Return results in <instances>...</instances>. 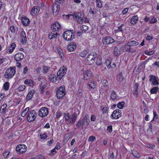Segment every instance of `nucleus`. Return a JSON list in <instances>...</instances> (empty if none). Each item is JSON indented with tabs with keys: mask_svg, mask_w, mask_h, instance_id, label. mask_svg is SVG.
Segmentation results:
<instances>
[{
	"mask_svg": "<svg viewBox=\"0 0 159 159\" xmlns=\"http://www.w3.org/2000/svg\"><path fill=\"white\" fill-rule=\"evenodd\" d=\"M27 147L25 145H19L16 148V151L18 154L24 153L26 150Z\"/></svg>",
	"mask_w": 159,
	"mask_h": 159,
	"instance_id": "nucleus-10",
	"label": "nucleus"
},
{
	"mask_svg": "<svg viewBox=\"0 0 159 159\" xmlns=\"http://www.w3.org/2000/svg\"><path fill=\"white\" fill-rule=\"evenodd\" d=\"M21 22L24 26L28 25L30 23V20L25 16H23L21 18Z\"/></svg>",
	"mask_w": 159,
	"mask_h": 159,
	"instance_id": "nucleus-18",
	"label": "nucleus"
},
{
	"mask_svg": "<svg viewBox=\"0 0 159 159\" xmlns=\"http://www.w3.org/2000/svg\"><path fill=\"white\" fill-rule=\"evenodd\" d=\"M133 156L137 158H139L140 157V154L136 150H134L132 152Z\"/></svg>",
	"mask_w": 159,
	"mask_h": 159,
	"instance_id": "nucleus-36",
	"label": "nucleus"
},
{
	"mask_svg": "<svg viewBox=\"0 0 159 159\" xmlns=\"http://www.w3.org/2000/svg\"><path fill=\"white\" fill-rule=\"evenodd\" d=\"M16 46V44L14 43H13L11 44L9 48L8 49L9 53H11L12 52L13 50L15 48Z\"/></svg>",
	"mask_w": 159,
	"mask_h": 159,
	"instance_id": "nucleus-32",
	"label": "nucleus"
},
{
	"mask_svg": "<svg viewBox=\"0 0 159 159\" xmlns=\"http://www.w3.org/2000/svg\"><path fill=\"white\" fill-rule=\"evenodd\" d=\"M124 104L125 102L123 101L120 102L117 104V107L121 109L123 108Z\"/></svg>",
	"mask_w": 159,
	"mask_h": 159,
	"instance_id": "nucleus-44",
	"label": "nucleus"
},
{
	"mask_svg": "<svg viewBox=\"0 0 159 159\" xmlns=\"http://www.w3.org/2000/svg\"><path fill=\"white\" fill-rule=\"evenodd\" d=\"M25 85H21L18 87V89L21 91H24L25 89Z\"/></svg>",
	"mask_w": 159,
	"mask_h": 159,
	"instance_id": "nucleus-48",
	"label": "nucleus"
},
{
	"mask_svg": "<svg viewBox=\"0 0 159 159\" xmlns=\"http://www.w3.org/2000/svg\"><path fill=\"white\" fill-rule=\"evenodd\" d=\"M50 69V67L46 66H44L43 67V73H47L48 71Z\"/></svg>",
	"mask_w": 159,
	"mask_h": 159,
	"instance_id": "nucleus-40",
	"label": "nucleus"
},
{
	"mask_svg": "<svg viewBox=\"0 0 159 159\" xmlns=\"http://www.w3.org/2000/svg\"><path fill=\"white\" fill-rule=\"evenodd\" d=\"M80 111L78 108L77 107H75L72 109V116L75 117L76 119L77 116L80 114Z\"/></svg>",
	"mask_w": 159,
	"mask_h": 159,
	"instance_id": "nucleus-20",
	"label": "nucleus"
},
{
	"mask_svg": "<svg viewBox=\"0 0 159 159\" xmlns=\"http://www.w3.org/2000/svg\"><path fill=\"white\" fill-rule=\"evenodd\" d=\"M138 20V17L137 16H134L131 20L130 23L134 25L136 23Z\"/></svg>",
	"mask_w": 159,
	"mask_h": 159,
	"instance_id": "nucleus-26",
	"label": "nucleus"
},
{
	"mask_svg": "<svg viewBox=\"0 0 159 159\" xmlns=\"http://www.w3.org/2000/svg\"><path fill=\"white\" fill-rule=\"evenodd\" d=\"M16 73L14 67L8 68L5 73L4 76L6 78L9 79L12 78Z\"/></svg>",
	"mask_w": 159,
	"mask_h": 159,
	"instance_id": "nucleus-3",
	"label": "nucleus"
},
{
	"mask_svg": "<svg viewBox=\"0 0 159 159\" xmlns=\"http://www.w3.org/2000/svg\"><path fill=\"white\" fill-rule=\"evenodd\" d=\"M128 9L127 8H126L124 9L122 11V13L123 15L125 14L128 12Z\"/></svg>",
	"mask_w": 159,
	"mask_h": 159,
	"instance_id": "nucleus-60",
	"label": "nucleus"
},
{
	"mask_svg": "<svg viewBox=\"0 0 159 159\" xmlns=\"http://www.w3.org/2000/svg\"><path fill=\"white\" fill-rule=\"evenodd\" d=\"M59 36V34L53 31L52 32L49 33L48 34V37L50 39H56L57 37V36Z\"/></svg>",
	"mask_w": 159,
	"mask_h": 159,
	"instance_id": "nucleus-23",
	"label": "nucleus"
},
{
	"mask_svg": "<svg viewBox=\"0 0 159 159\" xmlns=\"http://www.w3.org/2000/svg\"><path fill=\"white\" fill-rule=\"evenodd\" d=\"M9 87V84L8 82H6L3 84L4 89L6 91H7L8 90Z\"/></svg>",
	"mask_w": 159,
	"mask_h": 159,
	"instance_id": "nucleus-37",
	"label": "nucleus"
},
{
	"mask_svg": "<svg viewBox=\"0 0 159 159\" xmlns=\"http://www.w3.org/2000/svg\"><path fill=\"white\" fill-rule=\"evenodd\" d=\"M48 113V108L46 107H42L39 111L38 115L39 116L43 117L46 116Z\"/></svg>",
	"mask_w": 159,
	"mask_h": 159,
	"instance_id": "nucleus-9",
	"label": "nucleus"
},
{
	"mask_svg": "<svg viewBox=\"0 0 159 159\" xmlns=\"http://www.w3.org/2000/svg\"><path fill=\"white\" fill-rule=\"evenodd\" d=\"M67 72V69L66 66H63L61 67L57 74V78L59 80L61 79L65 75Z\"/></svg>",
	"mask_w": 159,
	"mask_h": 159,
	"instance_id": "nucleus-7",
	"label": "nucleus"
},
{
	"mask_svg": "<svg viewBox=\"0 0 159 159\" xmlns=\"http://www.w3.org/2000/svg\"><path fill=\"white\" fill-rule=\"evenodd\" d=\"M97 3V6L99 8H101L102 7V4L101 2V1L99 2L98 1Z\"/></svg>",
	"mask_w": 159,
	"mask_h": 159,
	"instance_id": "nucleus-62",
	"label": "nucleus"
},
{
	"mask_svg": "<svg viewBox=\"0 0 159 159\" xmlns=\"http://www.w3.org/2000/svg\"><path fill=\"white\" fill-rule=\"evenodd\" d=\"M82 119L84 120V121H85V122L86 123V125L88 126L90 122V120L89 119V115L88 114H86L84 118Z\"/></svg>",
	"mask_w": 159,
	"mask_h": 159,
	"instance_id": "nucleus-29",
	"label": "nucleus"
},
{
	"mask_svg": "<svg viewBox=\"0 0 159 159\" xmlns=\"http://www.w3.org/2000/svg\"><path fill=\"white\" fill-rule=\"evenodd\" d=\"M64 115L65 121L69 126L72 125L75 121L76 119L75 117L72 116H70L69 113H65Z\"/></svg>",
	"mask_w": 159,
	"mask_h": 159,
	"instance_id": "nucleus-2",
	"label": "nucleus"
},
{
	"mask_svg": "<svg viewBox=\"0 0 159 159\" xmlns=\"http://www.w3.org/2000/svg\"><path fill=\"white\" fill-rule=\"evenodd\" d=\"M96 63L97 65L101 66L102 64L101 57L99 56L96 58Z\"/></svg>",
	"mask_w": 159,
	"mask_h": 159,
	"instance_id": "nucleus-28",
	"label": "nucleus"
},
{
	"mask_svg": "<svg viewBox=\"0 0 159 159\" xmlns=\"http://www.w3.org/2000/svg\"><path fill=\"white\" fill-rule=\"evenodd\" d=\"M76 44L72 42L67 46V48L69 51L71 52L74 51L76 49Z\"/></svg>",
	"mask_w": 159,
	"mask_h": 159,
	"instance_id": "nucleus-22",
	"label": "nucleus"
},
{
	"mask_svg": "<svg viewBox=\"0 0 159 159\" xmlns=\"http://www.w3.org/2000/svg\"><path fill=\"white\" fill-rule=\"evenodd\" d=\"M96 117L95 115H92L91 117V120L92 121H94L96 120Z\"/></svg>",
	"mask_w": 159,
	"mask_h": 159,
	"instance_id": "nucleus-61",
	"label": "nucleus"
},
{
	"mask_svg": "<svg viewBox=\"0 0 159 159\" xmlns=\"http://www.w3.org/2000/svg\"><path fill=\"white\" fill-rule=\"evenodd\" d=\"M105 63L108 69L111 67V61L110 60L107 59L105 60Z\"/></svg>",
	"mask_w": 159,
	"mask_h": 159,
	"instance_id": "nucleus-45",
	"label": "nucleus"
},
{
	"mask_svg": "<svg viewBox=\"0 0 159 159\" xmlns=\"http://www.w3.org/2000/svg\"><path fill=\"white\" fill-rule=\"evenodd\" d=\"M128 44H129L131 47L132 46L138 45L139 44V43L135 41H129L128 42Z\"/></svg>",
	"mask_w": 159,
	"mask_h": 159,
	"instance_id": "nucleus-30",
	"label": "nucleus"
},
{
	"mask_svg": "<svg viewBox=\"0 0 159 159\" xmlns=\"http://www.w3.org/2000/svg\"><path fill=\"white\" fill-rule=\"evenodd\" d=\"M40 136L41 138L42 139H45L47 137V135L45 133H44L42 135H41Z\"/></svg>",
	"mask_w": 159,
	"mask_h": 159,
	"instance_id": "nucleus-58",
	"label": "nucleus"
},
{
	"mask_svg": "<svg viewBox=\"0 0 159 159\" xmlns=\"http://www.w3.org/2000/svg\"><path fill=\"white\" fill-rule=\"evenodd\" d=\"M88 53V52L86 50H84L79 53V56L84 57Z\"/></svg>",
	"mask_w": 159,
	"mask_h": 159,
	"instance_id": "nucleus-39",
	"label": "nucleus"
},
{
	"mask_svg": "<svg viewBox=\"0 0 159 159\" xmlns=\"http://www.w3.org/2000/svg\"><path fill=\"white\" fill-rule=\"evenodd\" d=\"M39 7L37 6L33 7L31 11L30 14L32 16H34L39 12Z\"/></svg>",
	"mask_w": 159,
	"mask_h": 159,
	"instance_id": "nucleus-19",
	"label": "nucleus"
},
{
	"mask_svg": "<svg viewBox=\"0 0 159 159\" xmlns=\"http://www.w3.org/2000/svg\"><path fill=\"white\" fill-rule=\"evenodd\" d=\"M133 94L134 96L137 97L138 95V90L137 89H135L133 91Z\"/></svg>",
	"mask_w": 159,
	"mask_h": 159,
	"instance_id": "nucleus-57",
	"label": "nucleus"
},
{
	"mask_svg": "<svg viewBox=\"0 0 159 159\" xmlns=\"http://www.w3.org/2000/svg\"><path fill=\"white\" fill-rule=\"evenodd\" d=\"M101 108L102 111V113L108 114V108L107 107H103V108H102V107Z\"/></svg>",
	"mask_w": 159,
	"mask_h": 159,
	"instance_id": "nucleus-41",
	"label": "nucleus"
},
{
	"mask_svg": "<svg viewBox=\"0 0 159 159\" xmlns=\"http://www.w3.org/2000/svg\"><path fill=\"white\" fill-rule=\"evenodd\" d=\"M65 94V88L64 87L61 86L58 89L57 93V96L58 98H62Z\"/></svg>",
	"mask_w": 159,
	"mask_h": 159,
	"instance_id": "nucleus-8",
	"label": "nucleus"
},
{
	"mask_svg": "<svg viewBox=\"0 0 159 159\" xmlns=\"http://www.w3.org/2000/svg\"><path fill=\"white\" fill-rule=\"evenodd\" d=\"M107 130L109 132L111 133L112 131V126L109 125L107 127Z\"/></svg>",
	"mask_w": 159,
	"mask_h": 159,
	"instance_id": "nucleus-52",
	"label": "nucleus"
},
{
	"mask_svg": "<svg viewBox=\"0 0 159 159\" xmlns=\"http://www.w3.org/2000/svg\"><path fill=\"white\" fill-rule=\"evenodd\" d=\"M154 51L152 50L149 52H145L144 53L146 55L150 56L153 54L154 53Z\"/></svg>",
	"mask_w": 159,
	"mask_h": 159,
	"instance_id": "nucleus-51",
	"label": "nucleus"
},
{
	"mask_svg": "<svg viewBox=\"0 0 159 159\" xmlns=\"http://www.w3.org/2000/svg\"><path fill=\"white\" fill-rule=\"evenodd\" d=\"M118 78L120 81L122 82L124 80V77L123 76L121 72L119 73L118 75Z\"/></svg>",
	"mask_w": 159,
	"mask_h": 159,
	"instance_id": "nucleus-38",
	"label": "nucleus"
},
{
	"mask_svg": "<svg viewBox=\"0 0 159 159\" xmlns=\"http://www.w3.org/2000/svg\"><path fill=\"white\" fill-rule=\"evenodd\" d=\"M58 79H59L58 78H57V77H56L55 75H51L49 77V79L52 81L53 83L56 82Z\"/></svg>",
	"mask_w": 159,
	"mask_h": 159,
	"instance_id": "nucleus-27",
	"label": "nucleus"
},
{
	"mask_svg": "<svg viewBox=\"0 0 159 159\" xmlns=\"http://www.w3.org/2000/svg\"><path fill=\"white\" fill-rule=\"evenodd\" d=\"M9 152L8 151H5L3 153V156L4 158H7L8 156Z\"/></svg>",
	"mask_w": 159,
	"mask_h": 159,
	"instance_id": "nucleus-59",
	"label": "nucleus"
},
{
	"mask_svg": "<svg viewBox=\"0 0 159 159\" xmlns=\"http://www.w3.org/2000/svg\"><path fill=\"white\" fill-rule=\"evenodd\" d=\"M97 54L95 52H92L88 54L87 57V60L90 64H93L94 62V59L97 57Z\"/></svg>",
	"mask_w": 159,
	"mask_h": 159,
	"instance_id": "nucleus-6",
	"label": "nucleus"
},
{
	"mask_svg": "<svg viewBox=\"0 0 159 159\" xmlns=\"http://www.w3.org/2000/svg\"><path fill=\"white\" fill-rule=\"evenodd\" d=\"M159 90V88L157 87H153L151 90L150 92L152 94L156 93Z\"/></svg>",
	"mask_w": 159,
	"mask_h": 159,
	"instance_id": "nucleus-35",
	"label": "nucleus"
},
{
	"mask_svg": "<svg viewBox=\"0 0 159 159\" xmlns=\"http://www.w3.org/2000/svg\"><path fill=\"white\" fill-rule=\"evenodd\" d=\"M59 9V7L58 6L56 5L54 6L52 8L53 14L55 16L57 15L58 13Z\"/></svg>",
	"mask_w": 159,
	"mask_h": 159,
	"instance_id": "nucleus-24",
	"label": "nucleus"
},
{
	"mask_svg": "<svg viewBox=\"0 0 159 159\" xmlns=\"http://www.w3.org/2000/svg\"><path fill=\"white\" fill-rule=\"evenodd\" d=\"M70 16H73V18L75 19L79 24H82L84 21V18L82 17L81 12H75L73 14L70 15Z\"/></svg>",
	"mask_w": 159,
	"mask_h": 159,
	"instance_id": "nucleus-4",
	"label": "nucleus"
},
{
	"mask_svg": "<svg viewBox=\"0 0 159 159\" xmlns=\"http://www.w3.org/2000/svg\"><path fill=\"white\" fill-rule=\"evenodd\" d=\"M24 57V54L21 52H18L16 54L14 58L16 61H21Z\"/></svg>",
	"mask_w": 159,
	"mask_h": 159,
	"instance_id": "nucleus-17",
	"label": "nucleus"
},
{
	"mask_svg": "<svg viewBox=\"0 0 159 159\" xmlns=\"http://www.w3.org/2000/svg\"><path fill=\"white\" fill-rule=\"evenodd\" d=\"M156 79V77L152 75H151L150 79V81L152 83Z\"/></svg>",
	"mask_w": 159,
	"mask_h": 159,
	"instance_id": "nucleus-56",
	"label": "nucleus"
},
{
	"mask_svg": "<svg viewBox=\"0 0 159 159\" xmlns=\"http://www.w3.org/2000/svg\"><path fill=\"white\" fill-rule=\"evenodd\" d=\"M74 33L73 30L66 31L63 34V38L66 40L70 41L74 38Z\"/></svg>",
	"mask_w": 159,
	"mask_h": 159,
	"instance_id": "nucleus-1",
	"label": "nucleus"
},
{
	"mask_svg": "<svg viewBox=\"0 0 159 159\" xmlns=\"http://www.w3.org/2000/svg\"><path fill=\"white\" fill-rule=\"evenodd\" d=\"M37 116V114L34 110L29 111L28 114L27 120L28 121L30 122L34 120Z\"/></svg>",
	"mask_w": 159,
	"mask_h": 159,
	"instance_id": "nucleus-5",
	"label": "nucleus"
},
{
	"mask_svg": "<svg viewBox=\"0 0 159 159\" xmlns=\"http://www.w3.org/2000/svg\"><path fill=\"white\" fill-rule=\"evenodd\" d=\"M51 28L53 31L56 32L60 29L61 25L59 22L57 21L51 25Z\"/></svg>",
	"mask_w": 159,
	"mask_h": 159,
	"instance_id": "nucleus-15",
	"label": "nucleus"
},
{
	"mask_svg": "<svg viewBox=\"0 0 159 159\" xmlns=\"http://www.w3.org/2000/svg\"><path fill=\"white\" fill-rule=\"evenodd\" d=\"M116 93L114 91H113L111 94V98L112 100H114L116 98Z\"/></svg>",
	"mask_w": 159,
	"mask_h": 159,
	"instance_id": "nucleus-47",
	"label": "nucleus"
},
{
	"mask_svg": "<svg viewBox=\"0 0 159 159\" xmlns=\"http://www.w3.org/2000/svg\"><path fill=\"white\" fill-rule=\"evenodd\" d=\"M107 114L102 113L101 116V119L102 120H104L107 117Z\"/></svg>",
	"mask_w": 159,
	"mask_h": 159,
	"instance_id": "nucleus-49",
	"label": "nucleus"
},
{
	"mask_svg": "<svg viewBox=\"0 0 159 159\" xmlns=\"http://www.w3.org/2000/svg\"><path fill=\"white\" fill-rule=\"evenodd\" d=\"M118 49L116 47H115L114 48L113 53L115 56H117L119 53Z\"/></svg>",
	"mask_w": 159,
	"mask_h": 159,
	"instance_id": "nucleus-46",
	"label": "nucleus"
},
{
	"mask_svg": "<svg viewBox=\"0 0 159 159\" xmlns=\"http://www.w3.org/2000/svg\"><path fill=\"white\" fill-rule=\"evenodd\" d=\"M61 116V112H57L56 113V117L59 119Z\"/></svg>",
	"mask_w": 159,
	"mask_h": 159,
	"instance_id": "nucleus-64",
	"label": "nucleus"
},
{
	"mask_svg": "<svg viewBox=\"0 0 159 159\" xmlns=\"http://www.w3.org/2000/svg\"><path fill=\"white\" fill-rule=\"evenodd\" d=\"M102 84L104 87H107L108 84V81L106 80H103L102 82Z\"/></svg>",
	"mask_w": 159,
	"mask_h": 159,
	"instance_id": "nucleus-53",
	"label": "nucleus"
},
{
	"mask_svg": "<svg viewBox=\"0 0 159 159\" xmlns=\"http://www.w3.org/2000/svg\"><path fill=\"white\" fill-rule=\"evenodd\" d=\"M47 85L44 83H42L40 85V88L39 90L40 93H43V90L46 87Z\"/></svg>",
	"mask_w": 159,
	"mask_h": 159,
	"instance_id": "nucleus-33",
	"label": "nucleus"
},
{
	"mask_svg": "<svg viewBox=\"0 0 159 159\" xmlns=\"http://www.w3.org/2000/svg\"><path fill=\"white\" fill-rule=\"evenodd\" d=\"M57 52L58 53L60 57H61V58H62V56L63 55V54L62 50L60 48H57Z\"/></svg>",
	"mask_w": 159,
	"mask_h": 159,
	"instance_id": "nucleus-43",
	"label": "nucleus"
},
{
	"mask_svg": "<svg viewBox=\"0 0 159 159\" xmlns=\"http://www.w3.org/2000/svg\"><path fill=\"white\" fill-rule=\"evenodd\" d=\"M157 20L155 18H152L149 21V23L151 24L154 23L156 22Z\"/></svg>",
	"mask_w": 159,
	"mask_h": 159,
	"instance_id": "nucleus-55",
	"label": "nucleus"
},
{
	"mask_svg": "<svg viewBox=\"0 0 159 159\" xmlns=\"http://www.w3.org/2000/svg\"><path fill=\"white\" fill-rule=\"evenodd\" d=\"M34 93V90H32L29 92L26 96V100H30L32 98Z\"/></svg>",
	"mask_w": 159,
	"mask_h": 159,
	"instance_id": "nucleus-25",
	"label": "nucleus"
},
{
	"mask_svg": "<svg viewBox=\"0 0 159 159\" xmlns=\"http://www.w3.org/2000/svg\"><path fill=\"white\" fill-rule=\"evenodd\" d=\"M88 86H89V89H94L96 87V85L94 83V82H90V84H88Z\"/></svg>",
	"mask_w": 159,
	"mask_h": 159,
	"instance_id": "nucleus-34",
	"label": "nucleus"
},
{
	"mask_svg": "<svg viewBox=\"0 0 159 159\" xmlns=\"http://www.w3.org/2000/svg\"><path fill=\"white\" fill-rule=\"evenodd\" d=\"M84 79V80H89L92 77V73L90 70H86L83 72Z\"/></svg>",
	"mask_w": 159,
	"mask_h": 159,
	"instance_id": "nucleus-14",
	"label": "nucleus"
},
{
	"mask_svg": "<svg viewBox=\"0 0 159 159\" xmlns=\"http://www.w3.org/2000/svg\"><path fill=\"white\" fill-rule=\"evenodd\" d=\"M121 49L123 52L128 51L130 52H134L136 51L135 50L131 48L130 45L128 44V43L127 44H125L122 46Z\"/></svg>",
	"mask_w": 159,
	"mask_h": 159,
	"instance_id": "nucleus-11",
	"label": "nucleus"
},
{
	"mask_svg": "<svg viewBox=\"0 0 159 159\" xmlns=\"http://www.w3.org/2000/svg\"><path fill=\"white\" fill-rule=\"evenodd\" d=\"M76 126L78 127H79L81 126H82V128L86 127L88 126L86 125V123L85 122V121L82 119L78 121L76 124Z\"/></svg>",
	"mask_w": 159,
	"mask_h": 159,
	"instance_id": "nucleus-21",
	"label": "nucleus"
},
{
	"mask_svg": "<svg viewBox=\"0 0 159 159\" xmlns=\"http://www.w3.org/2000/svg\"><path fill=\"white\" fill-rule=\"evenodd\" d=\"M21 42L23 44H25L27 41L26 34L25 32L23 30H21L20 33Z\"/></svg>",
	"mask_w": 159,
	"mask_h": 159,
	"instance_id": "nucleus-16",
	"label": "nucleus"
},
{
	"mask_svg": "<svg viewBox=\"0 0 159 159\" xmlns=\"http://www.w3.org/2000/svg\"><path fill=\"white\" fill-rule=\"evenodd\" d=\"M57 152L55 149L54 148L51 151V152L49 154L50 156H54Z\"/></svg>",
	"mask_w": 159,
	"mask_h": 159,
	"instance_id": "nucleus-54",
	"label": "nucleus"
},
{
	"mask_svg": "<svg viewBox=\"0 0 159 159\" xmlns=\"http://www.w3.org/2000/svg\"><path fill=\"white\" fill-rule=\"evenodd\" d=\"M115 41V40L113 38L108 36H106L102 39L103 43L104 44H111Z\"/></svg>",
	"mask_w": 159,
	"mask_h": 159,
	"instance_id": "nucleus-13",
	"label": "nucleus"
},
{
	"mask_svg": "<svg viewBox=\"0 0 159 159\" xmlns=\"http://www.w3.org/2000/svg\"><path fill=\"white\" fill-rule=\"evenodd\" d=\"M96 140V138L95 136H90L89 139L88 141H93Z\"/></svg>",
	"mask_w": 159,
	"mask_h": 159,
	"instance_id": "nucleus-50",
	"label": "nucleus"
},
{
	"mask_svg": "<svg viewBox=\"0 0 159 159\" xmlns=\"http://www.w3.org/2000/svg\"><path fill=\"white\" fill-rule=\"evenodd\" d=\"M24 84L30 86H32L33 85V81L30 80L26 79L24 81Z\"/></svg>",
	"mask_w": 159,
	"mask_h": 159,
	"instance_id": "nucleus-31",
	"label": "nucleus"
},
{
	"mask_svg": "<svg viewBox=\"0 0 159 159\" xmlns=\"http://www.w3.org/2000/svg\"><path fill=\"white\" fill-rule=\"evenodd\" d=\"M121 116V111L119 109H117L113 111L111 116L113 119H118Z\"/></svg>",
	"mask_w": 159,
	"mask_h": 159,
	"instance_id": "nucleus-12",
	"label": "nucleus"
},
{
	"mask_svg": "<svg viewBox=\"0 0 159 159\" xmlns=\"http://www.w3.org/2000/svg\"><path fill=\"white\" fill-rule=\"evenodd\" d=\"M29 110V107L26 108L21 113V116L23 117L25 116Z\"/></svg>",
	"mask_w": 159,
	"mask_h": 159,
	"instance_id": "nucleus-42",
	"label": "nucleus"
},
{
	"mask_svg": "<svg viewBox=\"0 0 159 159\" xmlns=\"http://www.w3.org/2000/svg\"><path fill=\"white\" fill-rule=\"evenodd\" d=\"M89 27L86 25H83L82 27V29L85 31H87L88 30Z\"/></svg>",
	"mask_w": 159,
	"mask_h": 159,
	"instance_id": "nucleus-63",
	"label": "nucleus"
}]
</instances>
